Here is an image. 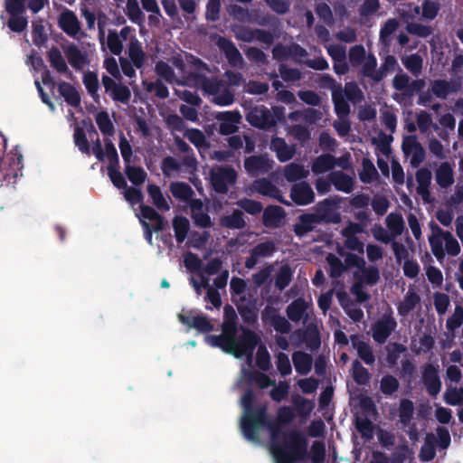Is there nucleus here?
<instances>
[{"label": "nucleus", "instance_id": "1", "mask_svg": "<svg viewBox=\"0 0 463 463\" xmlns=\"http://www.w3.org/2000/svg\"><path fill=\"white\" fill-rule=\"evenodd\" d=\"M283 441L273 445L271 451L276 463H298L310 457L308 440L298 430L283 432Z\"/></svg>", "mask_w": 463, "mask_h": 463}, {"label": "nucleus", "instance_id": "2", "mask_svg": "<svg viewBox=\"0 0 463 463\" xmlns=\"http://www.w3.org/2000/svg\"><path fill=\"white\" fill-rule=\"evenodd\" d=\"M188 57L193 56L186 55L184 58L182 55L176 54L169 59V62L156 61L154 71L157 79L172 85L192 86L194 72L193 64L187 61Z\"/></svg>", "mask_w": 463, "mask_h": 463}, {"label": "nucleus", "instance_id": "3", "mask_svg": "<svg viewBox=\"0 0 463 463\" xmlns=\"http://www.w3.org/2000/svg\"><path fill=\"white\" fill-rule=\"evenodd\" d=\"M255 394L252 390H247L241 397L244 414L241 420L243 436L250 441L259 440L260 425L265 424L267 405L254 406Z\"/></svg>", "mask_w": 463, "mask_h": 463}, {"label": "nucleus", "instance_id": "4", "mask_svg": "<svg viewBox=\"0 0 463 463\" xmlns=\"http://www.w3.org/2000/svg\"><path fill=\"white\" fill-rule=\"evenodd\" d=\"M285 109L283 107H272L270 109L259 106L251 108L246 115V120L259 128L268 129L281 120L284 116Z\"/></svg>", "mask_w": 463, "mask_h": 463}, {"label": "nucleus", "instance_id": "5", "mask_svg": "<svg viewBox=\"0 0 463 463\" xmlns=\"http://www.w3.org/2000/svg\"><path fill=\"white\" fill-rule=\"evenodd\" d=\"M187 61L193 64L194 67V78L192 86L201 87L206 93L213 96L218 91H221L222 88L227 84L221 80L216 78H206L203 75V71H208L206 65L199 59L195 57H188Z\"/></svg>", "mask_w": 463, "mask_h": 463}, {"label": "nucleus", "instance_id": "6", "mask_svg": "<svg viewBox=\"0 0 463 463\" xmlns=\"http://www.w3.org/2000/svg\"><path fill=\"white\" fill-rule=\"evenodd\" d=\"M241 334L236 336V339L233 341L234 351L232 352V355L237 358L244 355L252 356L260 338L250 328L241 326Z\"/></svg>", "mask_w": 463, "mask_h": 463}, {"label": "nucleus", "instance_id": "7", "mask_svg": "<svg viewBox=\"0 0 463 463\" xmlns=\"http://www.w3.org/2000/svg\"><path fill=\"white\" fill-rule=\"evenodd\" d=\"M396 327L397 321L393 317L392 308L389 307L372 326L373 340L380 345L384 344Z\"/></svg>", "mask_w": 463, "mask_h": 463}, {"label": "nucleus", "instance_id": "8", "mask_svg": "<svg viewBox=\"0 0 463 463\" xmlns=\"http://www.w3.org/2000/svg\"><path fill=\"white\" fill-rule=\"evenodd\" d=\"M211 184L219 194H226L228 186L236 182L237 173L230 166H216L210 172Z\"/></svg>", "mask_w": 463, "mask_h": 463}, {"label": "nucleus", "instance_id": "9", "mask_svg": "<svg viewBox=\"0 0 463 463\" xmlns=\"http://www.w3.org/2000/svg\"><path fill=\"white\" fill-rule=\"evenodd\" d=\"M402 149L404 155L409 157L410 165L417 168L426 158V151L423 146L414 135L403 137Z\"/></svg>", "mask_w": 463, "mask_h": 463}, {"label": "nucleus", "instance_id": "10", "mask_svg": "<svg viewBox=\"0 0 463 463\" xmlns=\"http://www.w3.org/2000/svg\"><path fill=\"white\" fill-rule=\"evenodd\" d=\"M58 24L61 30L69 36L80 40L85 36L81 30V24L77 15L66 9L58 17Z\"/></svg>", "mask_w": 463, "mask_h": 463}, {"label": "nucleus", "instance_id": "11", "mask_svg": "<svg viewBox=\"0 0 463 463\" xmlns=\"http://www.w3.org/2000/svg\"><path fill=\"white\" fill-rule=\"evenodd\" d=\"M63 52L70 65L77 71H83L90 63L88 52L80 49L75 43H71L64 45Z\"/></svg>", "mask_w": 463, "mask_h": 463}, {"label": "nucleus", "instance_id": "12", "mask_svg": "<svg viewBox=\"0 0 463 463\" xmlns=\"http://www.w3.org/2000/svg\"><path fill=\"white\" fill-rule=\"evenodd\" d=\"M432 174L427 167H421L416 171L415 179L417 182L416 192L424 203H433L434 198L430 194Z\"/></svg>", "mask_w": 463, "mask_h": 463}, {"label": "nucleus", "instance_id": "13", "mask_svg": "<svg viewBox=\"0 0 463 463\" xmlns=\"http://www.w3.org/2000/svg\"><path fill=\"white\" fill-rule=\"evenodd\" d=\"M422 383L427 393L436 397L441 390V381L438 369L431 364H426L422 370Z\"/></svg>", "mask_w": 463, "mask_h": 463}, {"label": "nucleus", "instance_id": "14", "mask_svg": "<svg viewBox=\"0 0 463 463\" xmlns=\"http://www.w3.org/2000/svg\"><path fill=\"white\" fill-rule=\"evenodd\" d=\"M298 339L306 345V347L311 352L317 351L321 346V335L317 326L309 324L305 329L295 331Z\"/></svg>", "mask_w": 463, "mask_h": 463}, {"label": "nucleus", "instance_id": "15", "mask_svg": "<svg viewBox=\"0 0 463 463\" xmlns=\"http://www.w3.org/2000/svg\"><path fill=\"white\" fill-rule=\"evenodd\" d=\"M276 251V245L271 241L260 242L250 250V256L246 258L245 267L253 269L261 258L271 256Z\"/></svg>", "mask_w": 463, "mask_h": 463}, {"label": "nucleus", "instance_id": "16", "mask_svg": "<svg viewBox=\"0 0 463 463\" xmlns=\"http://www.w3.org/2000/svg\"><path fill=\"white\" fill-rule=\"evenodd\" d=\"M215 118L220 122V133L230 135L237 131L238 125L241 120V115L239 111H225L217 113Z\"/></svg>", "mask_w": 463, "mask_h": 463}, {"label": "nucleus", "instance_id": "17", "mask_svg": "<svg viewBox=\"0 0 463 463\" xmlns=\"http://www.w3.org/2000/svg\"><path fill=\"white\" fill-rule=\"evenodd\" d=\"M139 219L147 232H158L165 228L163 218L150 206L140 207Z\"/></svg>", "mask_w": 463, "mask_h": 463}, {"label": "nucleus", "instance_id": "18", "mask_svg": "<svg viewBox=\"0 0 463 463\" xmlns=\"http://www.w3.org/2000/svg\"><path fill=\"white\" fill-rule=\"evenodd\" d=\"M179 321L189 328H195L201 333H210L213 330V326L207 317L203 315L193 316L192 312L188 315L178 314Z\"/></svg>", "mask_w": 463, "mask_h": 463}, {"label": "nucleus", "instance_id": "19", "mask_svg": "<svg viewBox=\"0 0 463 463\" xmlns=\"http://www.w3.org/2000/svg\"><path fill=\"white\" fill-rule=\"evenodd\" d=\"M217 46L224 52L226 59L232 66L241 69L244 66V60L232 42L220 37L217 41Z\"/></svg>", "mask_w": 463, "mask_h": 463}, {"label": "nucleus", "instance_id": "20", "mask_svg": "<svg viewBox=\"0 0 463 463\" xmlns=\"http://www.w3.org/2000/svg\"><path fill=\"white\" fill-rule=\"evenodd\" d=\"M263 319L269 321L274 329L280 334H288L291 330L290 323L280 316L276 308L267 306L262 313Z\"/></svg>", "mask_w": 463, "mask_h": 463}, {"label": "nucleus", "instance_id": "21", "mask_svg": "<svg viewBox=\"0 0 463 463\" xmlns=\"http://www.w3.org/2000/svg\"><path fill=\"white\" fill-rule=\"evenodd\" d=\"M460 89V82H450L445 80H434L430 84L431 94L440 99H446L451 93H455Z\"/></svg>", "mask_w": 463, "mask_h": 463}, {"label": "nucleus", "instance_id": "22", "mask_svg": "<svg viewBox=\"0 0 463 463\" xmlns=\"http://www.w3.org/2000/svg\"><path fill=\"white\" fill-rule=\"evenodd\" d=\"M132 29L129 26L123 27L119 33L109 30L107 37V46L115 55H119L123 51V42L127 41Z\"/></svg>", "mask_w": 463, "mask_h": 463}, {"label": "nucleus", "instance_id": "23", "mask_svg": "<svg viewBox=\"0 0 463 463\" xmlns=\"http://www.w3.org/2000/svg\"><path fill=\"white\" fill-rule=\"evenodd\" d=\"M374 238L382 242L388 243L392 242V249L393 250L394 256L397 261L401 262L402 260H407L409 252L406 247L401 243L396 241L397 235H402V233H373Z\"/></svg>", "mask_w": 463, "mask_h": 463}, {"label": "nucleus", "instance_id": "24", "mask_svg": "<svg viewBox=\"0 0 463 463\" xmlns=\"http://www.w3.org/2000/svg\"><path fill=\"white\" fill-rule=\"evenodd\" d=\"M330 183L340 192L351 194L355 185V179L343 171H333L329 174Z\"/></svg>", "mask_w": 463, "mask_h": 463}, {"label": "nucleus", "instance_id": "25", "mask_svg": "<svg viewBox=\"0 0 463 463\" xmlns=\"http://www.w3.org/2000/svg\"><path fill=\"white\" fill-rule=\"evenodd\" d=\"M273 161L267 156H250L244 162V167L252 175L268 173L272 168Z\"/></svg>", "mask_w": 463, "mask_h": 463}, {"label": "nucleus", "instance_id": "26", "mask_svg": "<svg viewBox=\"0 0 463 463\" xmlns=\"http://www.w3.org/2000/svg\"><path fill=\"white\" fill-rule=\"evenodd\" d=\"M191 216L195 225L199 228L205 229L212 226L211 218L203 209V203L200 199L190 202Z\"/></svg>", "mask_w": 463, "mask_h": 463}, {"label": "nucleus", "instance_id": "27", "mask_svg": "<svg viewBox=\"0 0 463 463\" xmlns=\"http://www.w3.org/2000/svg\"><path fill=\"white\" fill-rule=\"evenodd\" d=\"M435 181L441 189H448L454 182V170L449 162H442L435 170Z\"/></svg>", "mask_w": 463, "mask_h": 463}, {"label": "nucleus", "instance_id": "28", "mask_svg": "<svg viewBox=\"0 0 463 463\" xmlns=\"http://www.w3.org/2000/svg\"><path fill=\"white\" fill-rule=\"evenodd\" d=\"M291 198L298 204H308L314 201L315 194L307 183L301 182L293 185Z\"/></svg>", "mask_w": 463, "mask_h": 463}, {"label": "nucleus", "instance_id": "29", "mask_svg": "<svg viewBox=\"0 0 463 463\" xmlns=\"http://www.w3.org/2000/svg\"><path fill=\"white\" fill-rule=\"evenodd\" d=\"M270 149L276 153L280 162L290 160L296 153V146L294 145H288L281 137H273L271 139Z\"/></svg>", "mask_w": 463, "mask_h": 463}, {"label": "nucleus", "instance_id": "30", "mask_svg": "<svg viewBox=\"0 0 463 463\" xmlns=\"http://www.w3.org/2000/svg\"><path fill=\"white\" fill-rule=\"evenodd\" d=\"M360 66V74L363 77L369 78L375 83L383 80V74L380 72V69L377 68V60L373 54L369 53L367 59Z\"/></svg>", "mask_w": 463, "mask_h": 463}, {"label": "nucleus", "instance_id": "31", "mask_svg": "<svg viewBox=\"0 0 463 463\" xmlns=\"http://www.w3.org/2000/svg\"><path fill=\"white\" fill-rule=\"evenodd\" d=\"M284 219V210L279 206H269L263 213V223L268 228L276 229L280 227Z\"/></svg>", "mask_w": 463, "mask_h": 463}, {"label": "nucleus", "instance_id": "32", "mask_svg": "<svg viewBox=\"0 0 463 463\" xmlns=\"http://www.w3.org/2000/svg\"><path fill=\"white\" fill-rule=\"evenodd\" d=\"M147 194L151 198L152 203L159 211L166 212L170 209L171 198L169 195L165 194L159 186L156 184H148Z\"/></svg>", "mask_w": 463, "mask_h": 463}, {"label": "nucleus", "instance_id": "33", "mask_svg": "<svg viewBox=\"0 0 463 463\" xmlns=\"http://www.w3.org/2000/svg\"><path fill=\"white\" fill-rule=\"evenodd\" d=\"M48 60L51 66L55 69L57 72L64 74L69 78L72 76L61 52L58 48L52 47L49 50Z\"/></svg>", "mask_w": 463, "mask_h": 463}, {"label": "nucleus", "instance_id": "34", "mask_svg": "<svg viewBox=\"0 0 463 463\" xmlns=\"http://www.w3.org/2000/svg\"><path fill=\"white\" fill-rule=\"evenodd\" d=\"M251 189L261 195L275 198L283 203L279 190L267 179H259L252 183Z\"/></svg>", "mask_w": 463, "mask_h": 463}, {"label": "nucleus", "instance_id": "35", "mask_svg": "<svg viewBox=\"0 0 463 463\" xmlns=\"http://www.w3.org/2000/svg\"><path fill=\"white\" fill-rule=\"evenodd\" d=\"M128 53L135 67L142 69L145 63L146 54L142 50L141 43L135 36L131 37L129 40Z\"/></svg>", "mask_w": 463, "mask_h": 463}, {"label": "nucleus", "instance_id": "36", "mask_svg": "<svg viewBox=\"0 0 463 463\" xmlns=\"http://www.w3.org/2000/svg\"><path fill=\"white\" fill-rule=\"evenodd\" d=\"M169 190L173 196L179 201L187 203L190 205V202L193 201L194 194L192 187L184 182H173L169 185Z\"/></svg>", "mask_w": 463, "mask_h": 463}, {"label": "nucleus", "instance_id": "37", "mask_svg": "<svg viewBox=\"0 0 463 463\" xmlns=\"http://www.w3.org/2000/svg\"><path fill=\"white\" fill-rule=\"evenodd\" d=\"M316 214L321 222L337 223L340 222V214L333 210L327 199L317 204Z\"/></svg>", "mask_w": 463, "mask_h": 463}, {"label": "nucleus", "instance_id": "38", "mask_svg": "<svg viewBox=\"0 0 463 463\" xmlns=\"http://www.w3.org/2000/svg\"><path fill=\"white\" fill-rule=\"evenodd\" d=\"M335 168V156L331 154H322L316 157L311 165L315 175L325 174Z\"/></svg>", "mask_w": 463, "mask_h": 463}, {"label": "nucleus", "instance_id": "39", "mask_svg": "<svg viewBox=\"0 0 463 463\" xmlns=\"http://www.w3.org/2000/svg\"><path fill=\"white\" fill-rule=\"evenodd\" d=\"M292 361L296 371L302 375L307 374L312 368V356L305 352L297 351L292 354Z\"/></svg>", "mask_w": 463, "mask_h": 463}, {"label": "nucleus", "instance_id": "40", "mask_svg": "<svg viewBox=\"0 0 463 463\" xmlns=\"http://www.w3.org/2000/svg\"><path fill=\"white\" fill-rule=\"evenodd\" d=\"M332 100L337 117H348L350 113V106L346 99L344 97L341 85L332 91Z\"/></svg>", "mask_w": 463, "mask_h": 463}, {"label": "nucleus", "instance_id": "41", "mask_svg": "<svg viewBox=\"0 0 463 463\" xmlns=\"http://www.w3.org/2000/svg\"><path fill=\"white\" fill-rule=\"evenodd\" d=\"M307 304L302 298L293 300L286 309L287 316L293 322L300 321L306 314Z\"/></svg>", "mask_w": 463, "mask_h": 463}, {"label": "nucleus", "instance_id": "42", "mask_svg": "<svg viewBox=\"0 0 463 463\" xmlns=\"http://www.w3.org/2000/svg\"><path fill=\"white\" fill-rule=\"evenodd\" d=\"M142 85L146 92L158 99H165L169 96V90L161 79L156 78L154 81L143 80Z\"/></svg>", "mask_w": 463, "mask_h": 463}, {"label": "nucleus", "instance_id": "43", "mask_svg": "<svg viewBox=\"0 0 463 463\" xmlns=\"http://www.w3.org/2000/svg\"><path fill=\"white\" fill-rule=\"evenodd\" d=\"M220 223L223 228L240 230L245 227L243 213L240 210H234L232 214L221 217Z\"/></svg>", "mask_w": 463, "mask_h": 463}, {"label": "nucleus", "instance_id": "44", "mask_svg": "<svg viewBox=\"0 0 463 463\" xmlns=\"http://www.w3.org/2000/svg\"><path fill=\"white\" fill-rule=\"evenodd\" d=\"M95 121L104 137L110 138V137L114 136L115 126L107 111L98 112L95 115Z\"/></svg>", "mask_w": 463, "mask_h": 463}, {"label": "nucleus", "instance_id": "45", "mask_svg": "<svg viewBox=\"0 0 463 463\" xmlns=\"http://www.w3.org/2000/svg\"><path fill=\"white\" fill-rule=\"evenodd\" d=\"M420 302V296L416 292L409 290L403 301L397 307L398 314L402 317H407Z\"/></svg>", "mask_w": 463, "mask_h": 463}, {"label": "nucleus", "instance_id": "46", "mask_svg": "<svg viewBox=\"0 0 463 463\" xmlns=\"http://www.w3.org/2000/svg\"><path fill=\"white\" fill-rule=\"evenodd\" d=\"M353 345L356 349L358 356L366 364H373L375 362V356L370 345L364 341L357 340L354 335L352 337Z\"/></svg>", "mask_w": 463, "mask_h": 463}, {"label": "nucleus", "instance_id": "47", "mask_svg": "<svg viewBox=\"0 0 463 463\" xmlns=\"http://www.w3.org/2000/svg\"><path fill=\"white\" fill-rule=\"evenodd\" d=\"M416 124L418 129L421 134H427L430 136V129H439V126L433 122L432 116L425 110H421L415 116Z\"/></svg>", "mask_w": 463, "mask_h": 463}, {"label": "nucleus", "instance_id": "48", "mask_svg": "<svg viewBox=\"0 0 463 463\" xmlns=\"http://www.w3.org/2000/svg\"><path fill=\"white\" fill-rule=\"evenodd\" d=\"M58 90L61 96H62L66 102L73 107L80 105V98L76 89L70 83L61 81L58 84Z\"/></svg>", "mask_w": 463, "mask_h": 463}, {"label": "nucleus", "instance_id": "49", "mask_svg": "<svg viewBox=\"0 0 463 463\" xmlns=\"http://www.w3.org/2000/svg\"><path fill=\"white\" fill-rule=\"evenodd\" d=\"M400 26V23L396 18H389L383 24L380 30L379 41L384 46H389L392 35L397 31Z\"/></svg>", "mask_w": 463, "mask_h": 463}, {"label": "nucleus", "instance_id": "50", "mask_svg": "<svg viewBox=\"0 0 463 463\" xmlns=\"http://www.w3.org/2000/svg\"><path fill=\"white\" fill-rule=\"evenodd\" d=\"M392 141V136L380 132L376 137L372 138V144L375 146L377 153H381L387 158L392 153L391 143Z\"/></svg>", "mask_w": 463, "mask_h": 463}, {"label": "nucleus", "instance_id": "51", "mask_svg": "<svg viewBox=\"0 0 463 463\" xmlns=\"http://www.w3.org/2000/svg\"><path fill=\"white\" fill-rule=\"evenodd\" d=\"M125 14L128 19L138 25L145 21V14L139 7L138 0H127Z\"/></svg>", "mask_w": 463, "mask_h": 463}, {"label": "nucleus", "instance_id": "52", "mask_svg": "<svg viewBox=\"0 0 463 463\" xmlns=\"http://www.w3.org/2000/svg\"><path fill=\"white\" fill-rule=\"evenodd\" d=\"M309 171L304 165L291 163L284 167V176L288 182H296L308 175Z\"/></svg>", "mask_w": 463, "mask_h": 463}, {"label": "nucleus", "instance_id": "53", "mask_svg": "<svg viewBox=\"0 0 463 463\" xmlns=\"http://www.w3.org/2000/svg\"><path fill=\"white\" fill-rule=\"evenodd\" d=\"M436 456L435 437L433 434H427L424 444L421 446L419 458L422 462L431 461Z\"/></svg>", "mask_w": 463, "mask_h": 463}, {"label": "nucleus", "instance_id": "54", "mask_svg": "<svg viewBox=\"0 0 463 463\" xmlns=\"http://www.w3.org/2000/svg\"><path fill=\"white\" fill-rule=\"evenodd\" d=\"M360 271L362 272V276H358V274L354 272V277L359 281H362V283L372 286L376 284L380 279V271L375 266L366 267L364 265V268H362Z\"/></svg>", "mask_w": 463, "mask_h": 463}, {"label": "nucleus", "instance_id": "55", "mask_svg": "<svg viewBox=\"0 0 463 463\" xmlns=\"http://www.w3.org/2000/svg\"><path fill=\"white\" fill-rule=\"evenodd\" d=\"M378 177V172L368 158H364L362 161V169L359 172V178L364 184H371Z\"/></svg>", "mask_w": 463, "mask_h": 463}, {"label": "nucleus", "instance_id": "56", "mask_svg": "<svg viewBox=\"0 0 463 463\" xmlns=\"http://www.w3.org/2000/svg\"><path fill=\"white\" fill-rule=\"evenodd\" d=\"M344 97L353 103H359L364 99V92L357 83L354 81L346 82L342 88Z\"/></svg>", "mask_w": 463, "mask_h": 463}, {"label": "nucleus", "instance_id": "57", "mask_svg": "<svg viewBox=\"0 0 463 463\" xmlns=\"http://www.w3.org/2000/svg\"><path fill=\"white\" fill-rule=\"evenodd\" d=\"M182 164L172 156H166L163 159L161 169L165 177H177L180 173Z\"/></svg>", "mask_w": 463, "mask_h": 463}, {"label": "nucleus", "instance_id": "58", "mask_svg": "<svg viewBox=\"0 0 463 463\" xmlns=\"http://www.w3.org/2000/svg\"><path fill=\"white\" fill-rule=\"evenodd\" d=\"M414 404L409 399H402L399 405V418L402 424L407 426L413 418Z\"/></svg>", "mask_w": 463, "mask_h": 463}, {"label": "nucleus", "instance_id": "59", "mask_svg": "<svg viewBox=\"0 0 463 463\" xmlns=\"http://www.w3.org/2000/svg\"><path fill=\"white\" fill-rule=\"evenodd\" d=\"M184 137L199 149L209 147L206 137L200 129L186 128Z\"/></svg>", "mask_w": 463, "mask_h": 463}, {"label": "nucleus", "instance_id": "60", "mask_svg": "<svg viewBox=\"0 0 463 463\" xmlns=\"http://www.w3.org/2000/svg\"><path fill=\"white\" fill-rule=\"evenodd\" d=\"M207 342L213 347H219L225 353L232 354L233 349V341L229 337H226L223 334L219 335H208Z\"/></svg>", "mask_w": 463, "mask_h": 463}, {"label": "nucleus", "instance_id": "61", "mask_svg": "<svg viewBox=\"0 0 463 463\" xmlns=\"http://www.w3.org/2000/svg\"><path fill=\"white\" fill-rule=\"evenodd\" d=\"M293 272L289 266H282L275 276L274 285L279 290H284L291 282Z\"/></svg>", "mask_w": 463, "mask_h": 463}, {"label": "nucleus", "instance_id": "62", "mask_svg": "<svg viewBox=\"0 0 463 463\" xmlns=\"http://www.w3.org/2000/svg\"><path fill=\"white\" fill-rule=\"evenodd\" d=\"M353 378L359 385H365L370 381V373L368 370L364 367L359 360H354L352 364Z\"/></svg>", "mask_w": 463, "mask_h": 463}, {"label": "nucleus", "instance_id": "63", "mask_svg": "<svg viewBox=\"0 0 463 463\" xmlns=\"http://www.w3.org/2000/svg\"><path fill=\"white\" fill-rule=\"evenodd\" d=\"M326 260L330 268L329 274L331 278L337 279L346 270L345 264L335 254L329 253Z\"/></svg>", "mask_w": 463, "mask_h": 463}, {"label": "nucleus", "instance_id": "64", "mask_svg": "<svg viewBox=\"0 0 463 463\" xmlns=\"http://www.w3.org/2000/svg\"><path fill=\"white\" fill-rule=\"evenodd\" d=\"M326 450L325 443L321 440H315L310 449L309 459L311 463H325Z\"/></svg>", "mask_w": 463, "mask_h": 463}]
</instances>
